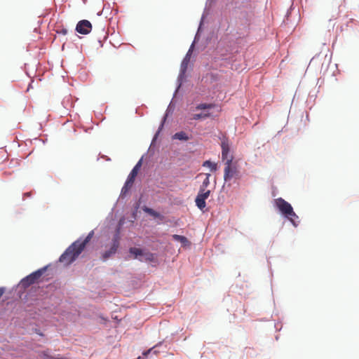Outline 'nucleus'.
Here are the masks:
<instances>
[{
	"label": "nucleus",
	"mask_w": 359,
	"mask_h": 359,
	"mask_svg": "<svg viewBox=\"0 0 359 359\" xmlns=\"http://www.w3.org/2000/svg\"><path fill=\"white\" fill-rule=\"evenodd\" d=\"M142 165V161H139V162L135 165L131 172H130L127 180L122 188L121 193L125 194L133 186L134 181L135 180L136 176L137 175L138 171Z\"/></svg>",
	"instance_id": "4"
},
{
	"label": "nucleus",
	"mask_w": 359,
	"mask_h": 359,
	"mask_svg": "<svg viewBox=\"0 0 359 359\" xmlns=\"http://www.w3.org/2000/svg\"><path fill=\"white\" fill-rule=\"evenodd\" d=\"M204 175L205 176V178L203 181L202 184L200 187V189L202 191H207L206 188L210 184V177L211 175L210 173H205Z\"/></svg>",
	"instance_id": "12"
},
{
	"label": "nucleus",
	"mask_w": 359,
	"mask_h": 359,
	"mask_svg": "<svg viewBox=\"0 0 359 359\" xmlns=\"http://www.w3.org/2000/svg\"><path fill=\"white\" fill-rule=\"evenodd\" d=\"M46 268L39 269L23 278L21 281L23 286H29L34 283L43 275Z\"/></svg>",
	"instance_id": "5"
},
{
	"label": "nucleus",
	"mask_w": 359,
	"mask_h": 359,
	"mask_svg": "<svg viewBox=\"0 0 359 359\" xmlns=\"http://www.w3.org/2000/svg\"><path fill=\"white\" fill-rule=\"evenodd\" d=\"M152 256H153V255H152V254H147V257H146V259H151V257H152Z\"/></svg>",
	"instance_id": "21"
},
{
	"label": "nucleus",
	"mask_w": 359,
	"mask_h": 359,
	"mask_svg": "<svg viewBox=\"0 0 359 359\" xmlns=\"http://www.w3.org/2000/svg\"><path fill=\"white\" fill-rule=\"evenodd\" d=\"M148 212H152V210H151V209H148Z\"/></svg>",
	"instance_id": "23"
},
{
	"label": "nucleus",
	"mask_w": 359,
	"mask_h": 359,
	"mask_svg": "<svg viewBox=\"0 0 359 359\" xmlns=\"http://www.w3.org/2000/svg\"><path fill=\"white\" fill-rule=\"evenodd\" d=\"M216 105L215 104H206V103H201L196 106V109L198 110L202 109H210L215 107Z\"/></svg>",
	"instance_id": "16"
},
{
	"label": "nucleus",
	"mask_w": 359,
	"mask_h": 359,
	"mask_svg": "<svg viewBox=\"0 0 359 359\" xmlns=\"http://www.w3.org/2000/svg\"><path fill=\"white\" fill-rule=\"evenodd\" d=\"M92 29L91 23L87 20H83L78 22L76 30L81 34H87L90 32Z\"/></svg>",
	"instance_id": "8"
},
{
	"label": "nucleus",
	"mask_w": 359,
	"mask_h": 359,
	"mask_svg": "<svg viewBox=\"0 0 359 359\" xmlns=\"http://www.w3.org/2000/svg\"><path fill=\"white\" fill-rule=\"evenodd\" d=\"M119 240H120L119 234H118V232H117L112 239V245H111L110 249L109 250H107L106 252H104L102 255V259L104 261L107 260L112 255H114L116 252L117 249L119 246Z\"/></svg>",
	"instance_id": "6"
},
{
	"label": "nucleus",
	"mask_w": 359,
	"mask_h": 359,
	"mask_svg": "<svg viewBox=\"0 0 359 359\" xmlns=\"http://www.w3.org/2000/svg\"><path fill=\"white\" fill-rule=\"evenodd\" d=\"M93 234V231H92L83 240L79 239L74 242L60 256V262L69 265L75 261L83 252L87 243L90 242Z\"/></svg>",
	"instance_id": "1"
},
{
	"label": "nucleus",
	"mask_w": 359,
	"mask_h": 359,
	"mask_svg": "<svg viewBox=\"0 0 359 359\" xmlns=\"http://www.w3.org/2000/svg\"><path fill=\"white\" fill-rule=\"evenodd\" d=\"M5 292L4 287H0V298L3 296Z\"/></svg>",
	"instance_id": "18"
},
{
	"label": "nucleus",
	"mask_w": 359,
	"mask_h": 359,
	"mask_svg": "<svg viewBox=\"0 0 359 359\" xmlns=\"http://www.w3.org/2000/svg\"><path fill=\"white\" fill-rule=\"evenodd\" d=\"M203 175V173H200L198 176L199 177V176H201Z\"/></svg>",
	"instance_id": "24"
},
{
	"label": "nucleus",
	"mask_w": 359,
	"mask_h": 359,
	"mask_svg": "<svg viewBox=\"0 0 359 359\" xmlns=\"http://www.w3.org/2000/svg\"><path fill=\"white\" fill-rule=\"evenodd\" d=\"M192 53L191 48L188 50L187 53L186 54L184 58L183 59L182 64H181V72L182 74H184L187 69L188 65L189 63L191 55Z\"/></svg>",
	"instance_id": "10"
},
{
	"label": "nucleus",
	"mask_w": 359,
	"mask_h": 359,
	"mask_svg": "<svg viewBox=\"0 0 359 359\" xmlns=\"http://www.w3.org/2000/svg\"><path fill=\"white\" fill-rule=\"evenodd\" d=\"M210 191H202L199 189L195 199L196 205L200 210H203L206 206L205 200L210 196Z\"/></svg>",
	"instance_id": "7"
},
{
	"label": "nucleus",
	"mask_w": 359,
	"mask_h": 359,
	"mask_svg": "<svg viewBox=\"0 0 359 359\" xmlns=\"http://www.w3.org/2000/svg\"><path fill=\"white\" fill-rule=\"evenodd\" d=\"M62 33H63L64 34H67V30H66V29H63V30H62Z\"/></svg>",
	"instance_id": "22"
},
{
	"label": "nucleus",
	"mask_w": 359,
	"mask_h": 359,
	"mask_svg": "<svg viewBox=\"0 0 359 359\" xmlns=\"http://www.w3.org/2000/svg\"><path fill=\"white\" fill-rule=\"evenodd\" d=\"M173 138L174 139H177V140H184V141H187V140H189V137H188L187 133L183 132V131H181V132H179V133H176L174 135Z\"/></svg>",
	"instance_id": "14"
},
{
	"label": "nucleus",
	"mask_w": 359,
	"mask_h": 359,
	"mask_svg": "<svg viewBox=\"0 0 359 359\" xmlns=\"http://www.w3.org/2000/svg\"><path fill=\"white\" fill-rule=\"evenodd\" d=\"M276 205L278 210L296 226L295 222L291 216H296L292 205L282 198L276 199Z\"/></svg>",
	"instance_id": "2"
},
{
	"label": "nucleus",
	"mask_w": 359,
	"mask_h": 359,
	"mask_svg": "<svg viewBox=\"0 0 359 359\" xmlns=\"http://www.w3.org/2000/svg\"><path fill=\"white\" fill-rule=\"evenodd\" d=\"M129 252L130 254L134 255L135 259L137 258L138 256L143 255V251L140 248H130Z\"/></svg>",
	"instance_id": "15"
},
{
	"label": "nucleus",
	"mask_w": 359,
	"mask_h": 359,
	"mask_svg": "<svg viewBox=\"0 0 359 359\" xmlns=\"http://www.w3.org/2000/svg\"><path fill=\"white\" fill-rule=\"evenodd\" d=\"M291 217L294 219L296 226H297V223L296 220L298 219V218H299L298 216L296 215V216H291Z\"/></svg>",
	"instance_id": "20"
},
{
	"label": "nucleus",
	"mask_w": 359,
	"mask_h": 359,
	"mask_svg": "<svg viewBox=\"0 0 359 359\" xmlns=\"http://www.w3.org/2000/svg\"><path fill=\"white\" fill-rule=\"evenodd\" d=\"M152 349H153V348H150V349H149L148 351H147L144 352V353H143V355H147L149 353H151V352L152 351Z\"/></svg>",
	"instance_id": "19"
},
{
	"label": "nucleus",
	"mask_w": 359,
	"mask_h": 359,
	"mask_svg": "<svg viewBox=\"0 0 359 359\" xmlns=\"http://www.w3.org/2000/svg\"><path fill=\"white\" fill-rule=\"evenodd\" d=\"M172 238L175 241L181 243L183 245H187L189 243L188 239L184 236L174 234V235H172Z\"/></svg>",
	"instance_id": "11"
},
{
	"label": "nucleus",
	"mask_w": 359,
	"mask_h": 359,
	"mask_svg": "<svg viewBox=\"0 0 359 359\" xmlns=\"http://www.w3.org/2000/svg\"><path fill=\"white\" fill-rule=\"evenodd\" d=\"M203 167H208L210 171L215 172L217 170V163L212 162L210 161H205L203 163Z\"/></svg>",
	"instance_id": "13"
},
{
	"label": "nucleus",
	"mask_w": 359,
	"mask_h": 359,
	"mask_svg": "<svg viewBox=\"0 0 359 359\" xmlns=\"http://www.w3.org/2000/svg\"><path fill=\"white\" fill-rule=\"evenodd\" d=\"M233 178H239V171L236 165H233L231 158H229L224 163V180L225 182H229Z\"/></svg>",
	"instance_id": "3"
},
{
	"label": "nucleus",
	"mask_w": 359,
	"mask_h": 359,
	"mask_svg": "<svg viewBox=\"0 0 359 359\" xmlns=\"http://www.w3.org/2000/svg\"><path fill=\"white\" fill-rule=\"evenodd\" d=\"M210 114L209 113H201V114H196L193 116L194 120H199L201 118H206L209 117Z\"/></svg>",
	"instance_id": "17"
},
{
	"label": "nucleus",
	"mask_w": 359,
	"mask_h": 359,
	"mask_svg": "<svg viewBox=\"0 0 359 359\" xmlns=\"http://www.w3.org/2000/svg\"><path fill=\"white\" fill-rule=\"evenodd\" d=\"M222 147V158L223 161H228L231 158L233 161V156L230 155V146L227 139H224L221 143Z\"/></svg>",
	"instance_id": "9"
}]
</instances>
